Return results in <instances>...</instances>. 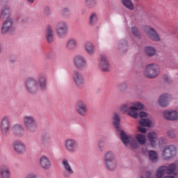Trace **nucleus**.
Here are the masks:
<instances>
[{"instance_id": "obj_1", "label": "nucleus", "mask_w": 178, "mask_h": 178, "mask_svg": "<svg viewBox=\"0 0 178 178\" xmlns=\"http://www.w3.org/2000/svg\"><path fill=\"white\" fill-rule=\"evenodd\" d=\"M24 87L30 94L37 92L39 88L42 91L47 90V77L43 74H40L37 77V80L32 76H28L24 81Z\"/></svg>"}, {"instance_id": "obj_2", "label": "nucleus", "mask_w": 178, "mask_h": 178, "mask_svg": "<svg viewBox=\"0 0 178 178\" xmlns=\"http://www.w3.org/2000/svg\"><path fill=\"white\" fill-rule=\"evenodd\" d=\"M120 138L125 147H131L134 149L140 147V145H145L147 144V136L143 134H137L134 137L129 136V135L120 131Z\"/></svg>"}, {"instance_id": "obj_3", "label": "nucleus", "mask_w": 178, "mask_h": 178, "mask_svg": "<svg viewBox=\"0 0 178 178\" xmlns=\"http://www.w3.org/2000/svg\"><path fill=\"white\" fill-rule=\"evenodd\" d=\"M120 109L131 118H137V109H144V104L140 102H134L131 106L129 103H124L121 105Z\"/></svg>"}, {"instance_id": "obj_4", "label": "nucleus", "mask_w": 178, "mask_h": 178, "mask_svg": "<svg viewBox=\"0 0 178 178\" xmlns=\"http://www.w3.org/2000/svg\"><path fill=\"white\" fill-rule=\"evenodd\" d=\"M104 163L108 172H114L118 168L116 155L112 151H107L104 155Z\"/></svg>"}, {"instance_id": "obj_5", "label": "nucleus", "mask_w": 178, "mask_h": 178, "mask_svg": "<svg viewBox=\"0 0 178 178\" xmlns=\"http://www.w3.org/2000/svg\"><path fill=\"white\" fill-rule=\"evenodd\" d=\"M23 123L25 130L31 134L35 133L38 129V123L34 115H27L23 117Z\"/></svg>"}, {"instance_id": "obj_6", "label": "nucleus", "mask_w": 178, "mask_h": 178, "mask_svg": "<svg viewBox=\"0 0 178 178\" xmlns=\"http://www.w3.org/2000/svg\"><path fill=\"white\" fill-rule=\"evenodd\" d=\"M143 73L147 79H155L159 75V66L156 63L148 64L145 66Z\"/></svg>"}, {"instance_id": "obj_7", "label": "nucleus", "mask_w": 178, "mask_h": 178, "mask_svg": "<svg viewBox=\"0 0 178 178\" xmlns=\"http://www.w3.org/2000/svg\"><path fill=\"white\" fill-rule=\"evenodd\" d=\"M64 148L67 152L74 154L79 151V142L74 138H67L64 141Z\"/></svg>"}, {"instance_id": "obj_8", "label": "nucleus", "mask_w": 178, "mask_h": 178, "mask_svg": "<svg viewBox=\"0 0 178 178\" xmlns=\"http://www.w3.org/2000/svg\"><path fill=\"white\" fill-rule=\"evenodd\" d=\"M12 147L14 152L17 155H23L27 152V146L22 140H15Z\"/></svg>"}, {"instance_id": "obj_9", "label": "nucleus", "mask_w": 178, "mask_h": 178, "mask_svg": "<svg viewBox=\"0 0 178 178\" xmlns=\"http://www.w3.org/2000/svg\"><path fill=\"white\" fill-rule=\"evenodd\" d=\"M175 156H176V147L175 145H170L163 147L161 154L163 159L168 161V159H170Z\"/></svg>"}, {"instance_id": "obj_10", "label": "nucleus", "mask_w": 178, "mask_h": 178, "mask_svg": "<svg viewBox=\"0 0 178 178\" xmlns=\"http://www.w3.org/2000/svg\"><path fill=\"white\" fill-rule=\"evenodd\" d=\"M145 33L152 41L159 42L161 40V36L156 30L149 26H145Z\"/></svg>"}, {"instance_id": "obj_11", "label": "nucleus", "mask_w": 178, "mask_h": 178, "mask_svg": "<svg viewBox=\"0 0 178 178\" xmlns=\"http://www.w3.org/2000/svg\"><path fill=\"white\" fill-rule=\"evenodd\" d=\"M73 63L74 67L78 69V70H83L86 69L87 66V60L83 56L77 55L73 59Z\"/></svg>"}, {"instance_id": "obj_12", "label": "nucleus", "mask_w": 178, "mask_h": 178, "mask_svg": "<svg viewBox=\"0 0 178 178\" xmlns=\"http://www.w3.org/2000/svg\"><path fill=\"white\" fill-rule=\"evenodd\" d=\"M172 99H173L172 95L169 93H163L160 95L157 102L159 106H161V108H166V106H169V104Z\"/></svg>"}, {"instance_id": "obj_13", "label": "nucleus", "mask_w": 178, "mask_h": 178, "mask_svg": "<svg viewBox=\"0 0 178 178\" xmlns=\"http://www.w3.org/2000/svg\"><path fill=\"white\" fill-rule=\"evenodd\" d=\"M38 163L40 168L43 170H49V169H51V166H52L51 159H49V157L47 155L41 156L38 159Z\"/></svg>"}, {"instance_id": "obj_14", "label": "nucleus", "mask_w": 178, "mask_h": 178, "mask_svg": "<svg viewBox=\"0 0 178 178\" xmlns=\"http://www.w3.org/2000/svg\"><path fill=\"white\" fill-rule=\"evenodd\" d=\"M10 129V121H9V118L5 116L1 119L0 123V130L3 136H7Z\"/></svg>"}, {"instance_id": "obj_15", "label": "nucleus", "mask_w": 178, "mask_h": 178, "mask_svg": "<svg viewBox=\"0 0 178 178\" xmlns=\"http://www.w3.org/2000/svg\"><path fill=\"white\" fill-rule=\"evenodd\" d=\"M76 112L78 113V115H80V116H87L88 108H87V104L86 102H84L83 100L78 101L76 105Z\"/></svg>"}, {"instance_id": "obj_16", "label": "nucleus", "mask_w": 178, "mask_h": 178, "mask_svg": "<svg viewBox=\"0 0 178 178\" xmlns=\"http://www.w3.org/2000/svg\"><path fill=\"white\" fill-rule=\"evenodd\" d=\"M162 115L165 120H170L171 122L178 120L177 110H165L162 113Z\"/></svg>"}, {"instance_id": "obj_17", "label": "nucleus", "mask_w": 178, "mask_h": 178, "mask_svg": "<svg viewBox=\"0 0 178 178\" xmlns=\"http://www.w3.org/2000/svg\"><path fill=\"white\" fill-rule=\"evenodd\" d=\"M12 26H13V18L6 19L1 27V34H8L12 30Z\"/></svg>"}, {"instance_id": "obj_18", "label": "nucleus", "mask_w": 178, "mask_h": 178, "mask_svg": "<svg viewBox=\"0 0 178 178\" xmlns=\"http://www.w3.org/2000/svg\"><path fill=\"white\" fill-rule=\"evenodd\" d=\"M62 163L63 168L64 169V177H69V176L74 173V171H73V168H72V165H70V163L69 162V161L63 159Z\"/></svg>"}, {"instance_id": "obj_19", "label": "nucleus", "mask_w": 178, "mask_h": 178, "mask_svg": "<svg viewBox=\"0 0 178 178\" xmlns=\"http://www.w3.org/2000/svg\"><path fill=\"white\" fill-rule=\"evenodd\" d=\"M73 80L76 87H81V86L84 84V76H83V74L79 71H74Z\"/></svg>"}, {"instance_id": "obj_20", "label": "nucleus", "mask_w": 178, "mask_h": 178, "mask_svg": "<svg viewBox=\"0 0 178 178\" xmlns=\"http://www.w3.org/2000/svg\"><path fill=\"white\" fill-rule=\"evenodd\" d=\"M77 47H79V43L77 42V40L74 38H70L65 43V48L68 51H74L77 49Z\"/></svg>"}, {"instance_id": "obj_21", "label": "nucleus", "mask_w": 178, "mask_h": 178, "mask_svg": "<svg viewBox=\"0 0 178 178\" xmlns=\"http://www.w3.org/2000/svg\"><path fill=\"white\" fill-rule=\"evenodd\" d=\"M0 17L1 19H9L12 18V10L10 7L8 5L4 6L0 11Z\"/></svg>"}, {"instance_id": "obj_22", "label": "nucleus", "mask_w": 178, "mask_h": 178, "mask_svg": "<svg viewBox=\"0 0 178 178\" xmlns=\"http://www.w3.org/2000/svg\"><path fill=\"white\" fill-rule=\"evenodd\" d=\"M147 140L152 147H156V145H158V134L155 131L149 132Z\"/></svg>"}, {"instance_id": "obj_23", "label": "nucleus", "mask_w": 178, "mask_h": 178, "mask_svg": "<svg viewBox=\"0 0 178 178\" xmlns=\"http://www.w3.org/2000/svg\"><path fill=\"white\" fill-rule=\"evenodd\" d=\"M109 61H108V58L105 55H102L100 56V67L103 72H109Z\"/></svg>"}, {"instance_id": "obj_24", "label": "nucleus", "mask_w": 178, "mask_h": 178, "mask_svg": "<svg viewBox=\"0 0 178 178\" xmlns=\"http://www.w3.org/2000/svg\"><path fill=\"white\" fill-rule=\"evenodd\" d=\"M12 177V171L6 165H1L0 167V178H10Z\"/></svg>"}, {"instance_id": "obj_25", "label": "nucleus", "mask_w": 178, "mask_h": 178, "mask_svg": "<svg viewBox=\"0 0 178 178\" xmlns=\"http://www.w3.org/2000/svg\"><path fill=\"white\" fill-rule=\"evenodd\" d=\"M45 37L49 44L54 42V28L51 25L47 26L46 28Z\"/></svg>"}, {"instance_id": "obj_26", "label": "nucleus", "mask_w": 178, "mask_h": 178, "mask_svg": "<svg viewBox=\"0 0 178 178\" xmlns=\"http://www.w3.org/2000/svg\"><path fill=\"white\" fill-rule=\"evenodd\" d=\"M144 54L147 58H154V56H156V48L147 46L144 48Z\"/></svg>"}, {"instance_id": "obj_27", "label": "nucleus", "mask_w": 178, "mask_h": 178, "mask_svg": "<svg viewBox=\"0 0 178 178\" xmlns=\"http://www.w3.org/2000/svg\"><path fill=\"white\" fill-rule=\"evenodd\" d=\"M84 49L88 55H94L95 54V47L91 42H86L84 44Z\"/></svg>"}, {"instance_id": "obj_28", "label": "nucleus", "mask_w": 178, "mask_h": 178, "mask_svg": "<svg viewBox=\"0 0 178 178\" xmlns=\"http://www.w3.org/2000/svg\"><path fill=\"white\" fill-rule=\"evenodd\" d=\"M165 175H173L175 172H176V169H177V165L176 163H171L168 166H163Z\"/></svg>"}, {"instance_id": "obj_29", "label": "nucleus", "mask_w": 178, "mask_h": 178, "mask_svg": "<svg viewBox=\"0 0 178 178\" xmlns=\"http://www.w3.org/2000/svg\"><path fill=\"white\" fill-rule=\"evenodd\" d=\"M121 3L128 10H134V3H133V0H121Z\"/></svg>"}, {"instance_id": "obj_30", "label": "nucleus", "mask_w": 178, "mask_h": 178, "mask_svg": "<svg viewBox=\"0 0 178 178\" xmlns=\"http://www.w3.org/2000/svg\"><path fill=\"white\" fill-rule=\"evenodd\" d=\"M97 24H98V14L92 13L89 16V25L97 26Z\"/></svg>"}, {"instance_id": "obj_31", "label": "nucleus", "mask_w": 178, "mask_h": 178, "mask_svg": "<svg viewBox=\"0 0 178 178\" xmlns=\"http://www.w3.org/2000/svg\"><path fill=\"white\" fill-rule=\"evenodd\" d=\"M113 124L117 130L120 127V117L118 113H115L112 117Z\"/></svg>"}, {"instance_id": "obj_32", "label": "nucleus", "mask_w": 178, "mask_h": 178, "mask_svg": "<svg viewBox=\"0 0 178 178\" xmlns=\"http://www.w3.org/2000/svg\"><path fill=\"white\" fill-rule=\"evenodd\" d=\"M138 123L145 127H152L154 126V122L149 118H142Z\"/></svg>"}, {"instance_id": "obj_33", "label": "nucleus", "mask_w": 178, "mask_h": 178, "mask_svg": "<svg viewBox=\"0 0 178 178\" xmlns=\"http://www.w3.org/2000/svg\"><path fill=\"white\" fill-rule=\"evenodd\" d=\"M67 31H69V29L56 28V33L58 38H64V37H66V35H67Z\"/></svg>"}, {"instance_id": "obj_34", "label": "nucleus", "mask_w": 178, "mask_h": 178, "mask_svg": "<svg viewBox=\"0 0 178 178\" xmlns=\"http://www.w3.org/2000/svg\"><path fill=\"white\" fill-rule=\"evenodd\" d=\"M149 159L151 162H153L154 163L155 162L158 161V154H156V152L154 150L149 151Z\"/></svg>"}, {"instance_id": "obj_35", "label": "nucleus", "mask_w": 178, "mask_h": 178, "mask_svg": "<svg viewBox=\"0 0 178 178\" xmlns=\"http://www.w3.org/2000/svg\"><path fill=\"white\" fill-rule=\"evenodd\" d=\"M131 31L135 38L140 40L141 38V33H140V30L136 26H132L131 28Z\"/></svg>"}, {"instance_id": "obj_36", "label": "nucleus", "mask_w": 178, "mask_h": 178, "mask_svg": "<svg viewBox=\"0 0 178 178\" xmlns=\"http://www.w3.org/2000/svg\"><path fill=\"white\" fill-rule=\"evenodd\" d=\"M85 5L88 9H92L97 5V0H85Z\"/></svg>"}, {"instance_id": "obj_37", "label": "nucleus", "mask_w": 178, "mask_h": 178, "mask_svg": "<svg viewBox=\"0 0 178 178\" xmlns=\"http://www.w3.org/2000/svg\"><path fill=\"white\" fill-rule=\"evenodd\" d=\"M138 111H143V109H136L137 116L136 118H134V119H138V118H148L149 116V114H148V113L145 111L138 112Z\"/></svg>"}, {"instance_id": "obj_38", "label": "nucleus", "mask_w": 178, "mask_h": 178, "mask_svg": "<svg viewBox=\"0 0 178 178\" xmlns=\"http://www.w3.org/2000/svg\"><path fill=\"white\" fill-rule=\"evenodd\" d=\"M166 174L163 166L159 167L156 172V178H162Z\"/></svg>"}, {"instance_id": "obj_39", "label": "nucleus", "mask_w": 178, "mask_h": 178, "mask_svg": "<svg viewBox=\"0 0 178 178\" xmlns=\"http://www.w3.org/2000/svg\"><path fill=\"white\" fill-rule=\"evenodd\" d=\"M56 29L69 30V26L66 22L61 21L56 24Z\"/></svg>"}, {"instance_id": "obj_40", "label": "nucleus", "mask_w": 178, "mask_h": 178, "mask_svg": "<svg viewBox=\"0 0 178 178\" xmlns=\"http://www.w3.org/2000/svg\"><path fill=\"white\" fill-rule=\"evenodd\" d=\"M129 88V86L126 83H122L118 86V90L120 92H126L127 89Z\"/></svg>"}, {"instance_id": "obj_41", "label": "nucleus", "mask_w": 178, "mask_h": 178, "mask_svg": "<svg viewBox=\"0 0 178 178\" xmlns=\"http://www.w3.org/2000/svg\"><path fill=\"white\" fill-rule=\"evenodd\" d=\"M147 127H144L143 125L138 124L137 126V131L139 133V134H147Z\"/></svg>"}, {"instance_id": "obj_42", "label": "nucleus", "mask_w": 178, "mask_h": 178, "mask_svg": "<svg viewBox=\"0 0 178 178\" xmlns=\"http://www.w3.org/2000/svg\"><path fill=\"white\" fill-rule=\"evenodd\" d=\"M15 136H23V127L22 126H17L14 129Z\"/></svg>"}, {"instance_id": "obj_43", "label": "nucleus", "mask_w": 178, "mask_h": 178, "mask_svg": "<svg viewBox=\"0 0 178 178\" xmlns=\"http://www.w3.org/2000/svg\"><path fill=\"white\" fill-rule=\"evenodd\" d=\"M167 136L168 137H170V138H176V137L177 136V135H176L175 129H168L167 131Z\"/></svg>"}, {"instance_id": "obj_44", "label": "nucleus", "mask_w": 178, "mask_h": 178, "mask_svg": "<svg viewBox=\"0 0 178 178\" xmlns=\"http://www.w3.org/2000/svg\"><path fill=\"white\" fill-rule=\"evenodd\" d=\"M127 47V42L126 41H120L118 44V49H124Z\"/></svg>"}, {"instance_id": "obj_45", "label": "nucleus", "mask_w": 178, "mask_h": 178, "mask_svg": "<svg viewBox=\"0 0 178 178\" xmlns=\"http://www.w3.org/2000/svg\"><path fill=\"white\" fill-rule=\"evenodd\" d=\"M25 178H40V177H38V175H37V173L31 172L28 173L26 175Z\"/></svg>"}, {"instance_id": "obj_46", "label": "nucleus", "mask_w": 178, "mask_h": 178, "mask_svg": "<svg viewBox=\"0 0 178 178\" xmlns=\"http://www.w3.org/2000/svg\"><path fill=\"white\" fill-rule=\"evenodd\" d=\"M44 13L47 16H49V15H51V8H49V6H46L44 8Z\"/></svg>"}, {"instance_id": "obj_47", "label": "nucleus", "mask_w": 178, "mask_h": 178, "mask_svg": "<svg viewBox=\"0 0 178 178\" xmlns=\"http://www.w3.org/2000/svg\"><path fill=\"white\" fill-rule=\"evenodd\" d=\"M21 23H22V24H27V23H29V18L27 17H23L21 19Z\"/></svg>"}, {"instance_id": "obj_48", "label": "nucleus", "mask_w": 178, "mask_h": 178, "mask_svg": "<svg viewBox=\"0 0 178 178\" xmlns=\"http://www.w3.org/2000/svg\"><path fill=\"white\" fill-rule=\"evenodd\" d=\"M165 143V138H158V143L159 145H162Z\"/></svg>"}, {"instance_id": "obj_49", "label": "nucleus", "mask_w": 178, "mask_h": 178, "mask_svg": "<svg viewBox=\"0 0 178 178\" xmlns=\"http://www.w3.org/2000/svg\"><path fill=\"white\" fill-rule=\"evenodd\" d=\"M70 12V9L67 8H65L62 10V13L65 15L66 13H69Z\"/></svg>"}, {"instance_id": "obj_50", "label": "nucleus", "mask_w": 178, "mask_h": 178, "mask_svg": "<svg viewBox=\"0 0 178 178\" xmlns=\"http://www.w3.org/2000/svg\"><path fill=\"white\" fill-rule=\"evenodd\" d=\"M163 178H175V177L168 175V176L164 177Z\"/></svg>"}, {"instance_id": "obj_51", "label": "nucleus", "mask_w": 178, "mask_h": 178, "mask_svg": "<svg viewBox=\"0 0 178 178\" xmlns=\"http://www.w3.org/2000/svg\"><path fill=\"white\" fill-rule=\"evenodd\" d=\"M29 3H34V0H28Z\"/></svg>"}, {"instance_id": "obj_52", "label": "nucleus", "mask_w": 178, "mask_h": 178, "mask_svg": "<svg viewBox=\"0 0 178 178\" xmlns=\"http://www.w3.org/2000/svg\"><path fill=\"white\" fill-rule=\"evenodd\" d=\"M2 52V45L1 44V42H0V55Z\"/></svg>"}, {"instance_id": "obj_53", "label": "nucleus", "mask_w": 178, "mask_h": 178, "mask_svg": "<svg viewBox=\"0 0 178 178\" xmlns=\"http://www.w3.org/2000/svg\"><path fill=\"white\" fill-rule=\"evenodd\" d=\"M42 140L44 141V136L42 137Z\"/></svg>"}, {"instance_id": "obj_54", "label": "nucleus", "mask_w": 178, "mask_h": 178, "mask_svg": "<svg viewBox=\"0 0 178 178\" xmlns=\"http://www.w3.org/2000/svg\"><path fill=\"white\" fill-rule=\"evenodd\" d=\"M136 2H140V0H136Z\"/></svg>"}, {"instance_id": "obj_55", "label": "nucleus", "mask_w": 178, "mask_h": 178, "mask_svg": "<svg viewBox=\"0 0 178 178\" xmlns=\"http://www.w3.org/2000/svg\"><path fill=\"white\" fill-rule=\"evenodd\" d=\"M100 149H102V147L99 146Z\"/></svg>"}, {"instance_id": "obj_56", "label": "nucleus", "mask_w": 178, "mask_h": 178, "mask_svg": "<svg viewBox=\"0 0 178 178\" xmlns=\"http://www.w3.org/2000/svg\"><path fill=\"white\" fill-rule=\"evenodd\" d=\"M0 3H1V0H0Z\"/></svg>"}]
</instances>
